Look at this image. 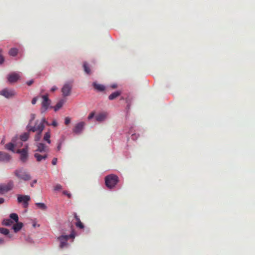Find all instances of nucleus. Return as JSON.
I'll return each mask as SVG.
<instances>
[{"mask_svg":"<svg viewBox=\"0 0 255 255\" xmlns=\"http://www.w3.org/2000/svg\"><path fill=\"white\" fill-rule=\"evenodd\" d=\"M41 97L42 99L41 104L40 112L41 113H45L50 107L51 104V100L48 98L47 95H41ZM52 108V107H50Z\"/></svg>","mask_w":255,"mask_h":255,"instance_id":"4","label":"nucleus"},{"mask_svg":"<svg viewBox=\"0 0 255 255\" xmlns=\"http://www.w3.org/2000/svg\"><path fill=\"white\" fill-rule=\"evenodd\" d=\"M4 139H2V140H1V144H3V143H4Z\"/></svg>","mask_w":255,"mask_h":255,"instance_id":"50","label":"nucleus"},{"mask_svg":"<svg viewBox=\"0 0 255 255\" xmlns=\"http://www.w3.org/2000/svg\"><path fill=\"white\" fill-rule=\"evenodd\" d=\"M14 186L13 181L9 180L6 184H0V194H4L11 190Z\"/></svg>","mask_w":255,"mask_h":255,"instance_id":"6","label":"nucleus"},{"mask_svg":"<svg viewBox=\"0 0 255 255\" xmlns=\"http://www.w3.org/2000/svg\"><path fill=\"white\" fill-rule=\"evenodd\" d=\"M50 132L49 131L46 132L44 136L43 137V140L46 141L48 143L50 144L51 143V140L50 139Z\"/></svg>","mask_w":255,"mask_h":255,"instance_id":"23","label":"nucleus"},{"mask_svg":"<svg viewBox=\"0 0 255 255\" xmlns=\"http://www.w3.org/2000/svg\"><path fill=\"white\" fill-rule=\"evenodd\" d=\"M106 90V87L103 85L97 84V90L99 91H104Z\"/></svg>","mask_w":255,"mask_h":255,"instance_id":"28","label":"nucleus"},{"mask_svg":"<svg viewBox=\"0 0 255 255\" xmlns=\"http://www.w3.org/2000/svg\"><path fill=\"white\" fill-rule=\"evenodd\" d=\"M35 118V115L34 114H31L30 115V119L29 121L28 124L31 125L32 124V122L34 120Z\"/></svg>","mask_w":255,"mask_h":255,"instance_id":"31","label":"nucleus"},{"mask_svg":"<svg viewBox=\"0 0 255 255\" xmlns=\"http://www.w3.org/2000/svg\"><path fill=\"white\" fill-rule=\"evenodd\" d=\"M74 217L76 221L75 222V225L76 227L80 229H83L84 228V225L81 222L80 219L78 216L77 215L76 213H73Z\"/></svg>","mask_w":255,"mask_h":255,"instance_id":"17","label":"nucleus"},{"mask_svg":"<svg viewBox=\"0 0 255 255\" xmlns=\"http://www.w3.org/2000/svg\"><path fill=\"white\" fill-rule=\"evenodd\" d=\"M62 189V186L60 184H56L54 186V190L55 191H59L60 190Z\"/></svg>","mask_w":255,"mask_h":255,"instance_id":"34","label":"nucleus"},{"mask_svg":"<svg viewBox=\"0 0 255 255\" xmlns=\"http://www.w3.org/2000/svg\"><path fill=\"white\" fill-rule=\"evenodd\" d=\"M108 115V114L106 112H99L98 114H97V121H104L107 119Z\"/></svg>","mask_w":255,"mask_h":255,"instance_id":"16","label":"nucleus"},{"mask_svg":"<svg viewBox=\"0 0 255 255\" xmlns=\"http://www.w3.org/2000/svg\"><path fill=\"white\" fill-rule=\"evenodd\" d=\"M4 243V240L3 239L0 238V245H2Z\"/></svg>","mask_w":255,"mask_h":255,"instance_id":"45","label":"nucleus"},{"mask_svg":"<svg viewBox=\"0 0 255 255\" xmlns=\"http://www.w3.org/2000/svg\"><path fill=\"white\" fill-rule=\"evenodd\" d=\"M54 127H56L58 126V124L55 120H53L52 124L50 125Z\"/></svg>","mask_w":255,"mask_h":255,"instance_id":"36","label":"nucleus"},{"mask_svg":"<svg viewBox=\"0 0 255 255\" xmlns=\"http://www.w3.org/2000/svg\"><path fill=\"white\" fill-rule=\"evenodd\" d=\"M33 83V80H30V81L27 82L26 84L27 85L30 86Z\"/></svg>","mask_w":255,"mask_h":255,"instance_id":"43","label":"nucleus"},{"mask_svg":"<svg viewBox=\"0 0 255 255\" xmlns=\"http://www.w3.org/2000/svg\"><path fill=\"white\" fill-rule=\"evenodd\" d=\"M10 218L12 219L14 222L16 223L13 227L12 229L14 230L15 233L18 232L22 227L23 224L21 222H18V215L15 213H11L10 214Z\"/></svg>","mask_w":255,"mask_h":255,"instance_id":"7","label":"nucleus"},{"mask_svg":"<svg viewBox=\"0 0 255 255\" xmlns=\"http://www.w3.org/2000/svg\"><path fill=\"white\" fill-rule=\"evenodd\" d=\"M3 61H4V58L2 56V55L0 53V64L2 63Z\"/></svg>","mask_w":255,"mask_h":255,"instance_id":"40","label":"nucleus"},{"mask_svg":"<svg viewBox=\"0 0 255 255\" xmlns=\"http://www.w3.org/2000/svg\"><path fill=\"white\" fill-rule=\"evenodd\" d=\"M111 87L113 89H116L117 87V86L116 84H113L111 86Z\"/></svg>","mask_w":255,"mask_h":255,"instance_id":"47","label":"nucleus"},{"mask_svg":"<svg viewBox=\"0 0 255 255\" xmlns=\"http://www.w3.org/2000/svg\"><path fill=\"white\" fill-rule=\"evenodd\" d=\"M0 233L4 235H7L9 234V231L6 228H0Z\"/></svg>","mask_w":255,"mask_h":255,"instance_id":"29","label":"nucleus"},{"mask_svg":"<svg viewBox=\"0 0 255 255\" xmlns=\"http://www.w3.org/2000/svg\"><path fill=\"white\" fill-rule=\"evenodd\" d=\"M15 144L12 142H9L5 145V148L9 150L10 151H12L13 152H15L14 151Z\"/></svg>","mask_w":255,"mask_h":255,"instance_id":"21","label":"nucleus"},{"mask_svg":"<svg viewBox=\"0 0 255 255\" xmlns=\"http://www.w3.org/2000/svg\"><path fill=\"white\" fill-rule=\"evenodd\" d=\"M84 126L85 123L83 122L77 124L73 128V132L76 134L80 133L83 130Z\"/></svg>","mask_w":255,"mask_h":255,"instance_id":"14","label":"nucleus"},{"mask_svg":"<svg viewBox=\"0 0 255 255\" xmlns=\"http://www.w3.org/2000/svg\"><path fill=\"white\" fill-rule=\"evenodd\" d=\"M34 156L38 162H40L42 160H45L47 157V155L46 153L43 155H40L39 153H36L34 154Z\"/></svg>","mask_w":255,"mask_h":255,"instance_id":"19","label":"nucleus"},{"mask_svg":"<svg viewBox=\"0 0 255 255\" xmlns=\"http://www.w3.org/2000/svg\"><path fill=\"white\" fill-rule=\"evenodd\" d=\"M30 200V197L28 195H17V202L22 203L24 208L28 206V202Z\"/></svg>","mask_w":255,"mask_h":255,"instance_id":"10","label":"nucleus"},{"mask_svg":"<svg viewBox=\"0 0 255 255\" xmlns=\"http://www.w3.org/2000/svg\"><path fill=\"white\" fill-rule=\"evenodd\" d=\"M21 75L20 73L12 72L7 75V81L9 83L16 82L20 79Z\"/></svg>","mask_w":255,"mask_h":255,"instance_id":"11","label":"nucleus"},{"mask_svg":"<svg viewBox=\"0 0 255 255\" xmlns=\"http://www.w3.org/2000/svg\"><path fill=\"white\" fill-rule=\"evenodd\" d=\"M15 92L12 89L5 88L0 91V95H1L7 99L12 98L15 96Z\"/></svg>","mask_w":255,"mask_h":255,"instance_id":"9","label":"nucleus"},{"mask_svg":"<svg viewBox=\"0 0 255 255\" xmlns=\"http://www.w3.org/2000/svg\"><path fill=\"white\" fill-rule=\"evenodd\" d=\"M75 236V232L72 227L71 232L69 235H61L57 238L58 241L60 242V248L63 249L64 248L67 247L68 246V244L67 243L68 240L72 239V242H73Z\"/></svg>","mask_w":255,"mask_h":255,"instance_id":"2","label":"nucleus"},{"mask_svg":"<svg viewBox=\"0 0 255 255\" xmlns=\"http://www.w3.org/2000/svg\"><path fill=\"white\" fill-rule=\"evenodd\" d=\"M11 219V218L4 219L2 222V225L6 226H9L11 225L13 223V222L12 221Z\"/></svg>","mask_w":255,"mask_h":255,"instance_id":"24","label":"nucleus"},{"mask_svg":"<svg viewBox=\"0 0 255 255\" xmlns=\"http://www.w3.org/2000/svg\"><path fill=\"white\" fill-rule=\"evenodd\" d=\"M36 182H37V180H36V179L34 180H33V181L31 183V184H30L31 186V187H33V185H34V184H35V183H36Z\"/></svg>","mask_w":255,"mask_h":255,"instance_id":"44","label":"nucleus"},{"mask_svg":"<svg viewBox=\"0 0 255 255\" xmlns=\"http://www.w3.org/2000/svg\"><path fill=\"white\" fill-rule=\"evenodd\" d=\"M121 94V92L120 91L115 92L113 93L112 94H111L110 95H109V99L110 100H113L117 98Z\"/></svg>","mask_w":255,"mask_h":255,"instance_id":"22","label":"nucleus"},{"mask_svg":"<svg viewBox=\"0 0 255 255\" xmlns=\"http://www.w3.org/2000/svg\"><path fill=\"white\" fill-rule=\"evenodd\" d=\"M83 67H84V71H85V72L88 74H90L91 73V70H90L89 65L88 64V63L87 62H84L83 63Z\"/></svg>","mask_w":255,"mask_h":255,"instance_id":"25","label":"nucleus"},{"mask_svg":"<svg viewBox=\"0 0 255 255\" xmlns=\"http://www.w3.org/2000/svg\"><path fill=\"white\" fill-rule=\"evenodd\" d=\"M16 152L20 154V159L22 162L24 163L27 161L28 157V145L27 144L23 148L18 149Z\"/></svg>","mask_w":255,"mask_h":255,"instance_id":"8","label":"nucleus"},{"mask_svg":"<svg viewBox=\"0 0 255 255\" xmlns=\"http://www.w3.org/2000/svg\"><path fill=\"white\" fill-rule=\"evenodd\" d=\"M105 180L106 186L110 189H112L119 182V177L115 174H110L105 177Z\"/></svg>","mask_w":255,"mask_h":255,"instance_id":"3","label":"nucleus"},{"mask_svg":"<svg viewBox=\"0 0 255 255\" xmlns=\"http://www.w3.org/2000/svg\"><path fill=\"white\" fill-rule=\"evenodd\" d=\"M44 123H46L47 126H50L45 119L43 118L41 122L37 120L35 122L34 126H32V124H28L26 126V129L28 132H37L34 137V140L36 141H39L41 138V133L44 128Z\"/></svg>","mask_w":255,"mask_h":255,"instance_id":"1","label":"nucleus"},{"mask_svg":"<svg viewBox=\"0 0 255 255\" xmlns=\"http://www.w3.org/2000/svg\"><path fill=\"white\" fill-rule=\"evenodd\" d=\"M4 202V199L2 198H0V204L3 203Z\"/></svg>","mask_w":255,"mask_h":255,"instance_id":"46","label":"nucleus"},{"mask_svg":"<svg viewBox=\"0 0 255 255\" xmlns=\"http://www.w3.org/2000/svg\"><path fill=\"white\" fill-rule=\"evenodd\" d=\"M37 99H38V98L37 97H34L32 99V101H31V103L33 105H34L36 104V103L37 102Z\"/></svg>","mask_w":255,"mask_h":255,"instance_id":"38","label":"nucleus"},{"mask_svg":"<svg viewBox=\"0 0 255 255\" xmlns=\"http://www.w3.org/2000/svg\"><path fill=\"white\" fill-rule=\"evenodd\" d=\"M29 132L27 131V132H24L22 134H21L20 136V140L22 141H26L29 137Z\"/></svg>","mask_w":255,"mask_h":255,"instance_id":"20","label":"nucleus"},{"mask_svg":"<svg viewBox=\"0 0 255 255\" xmlns=\"http://www.w3.org/2000/svg\"><path fill=\"white\" fill-rule=\"evenodd\" d=\"M65 102V100L61 99L54 107H52L54 109V111L56 112L59 110L63 106Z\"/></svg>","mask_w":255,"mask_h":255,"instance_id":"18","label":"nucleus"},{"mask_svg":"<svg viewBox=\"0 0 255 255\" xmlns=\"http://www.w3.org/2000/svg\"><path fill=\"white\" fill-rule=\"evenodd\" d=\"M35 205L38 208H39L41 210H45L47 209L46 206L45 205V204H44L43 203H35Z\"/></svg>","mask_w":255,"mask_h":255,"instance_id":"27","label":"nucleus"},{"mask_svg":"<svg viewBox=\"0 0 255 255\" xmlns=\"http://www.w3.org/2000/svg\"><path fill=\"white\" fill-rule=\"evenodd\" d=\"M17 53H18V50L15 48H11L8 52V54L10 56H16L17 55Z\"/></svg>","mask_w":255,"mask_h":255,"instance_id":"26","label":"nucleus"},{"mask_svg":"<svg viewBox=\"0 0 255 255\" xmlns=\"http://www.w3.org/2000/svg\"><path fill=\"white\" fill-rule=\"evenodd\" d=\"M63 194L67 196L69 198L71 197V194L67 191H64L63 192Z\"/></svg>","mask_w":255,"mask_h":255,"instance_id":"35","label":"nucleus"},{"mask_svg":"<svg viewBox=\"0 0 255 255\" xmlns=\"http://www.w3.org/2000/svg\"><path fill=\"white\" fill-rule=\"evenodd\" d=\"M57 89V88L55 86H53L52 87V88L51 89V92H54Z\"/></svg>","mask_w":255,"mask_h":255,"instance_id":"42","label":"nucleus"},{"mask_svg":"<svg viewBox=\"0 0 255 255\" xmlns=\"http://www.w3.org/2000/svg\"><path fill=\"white\" fill-rule=\"evenodd\" d=\"M92 85H93V87L94 88V89H96V82H93L92 84Z\"/></svg>","mask_w":255,"mask_h":255,"instance_id":"49","label":"nucleus"},{"mask_svg":"<svg viewBox=\"0 0 255 255\" xmlns=\"http://www.w3.org/2000/svg\"><path fill=\"white\" fill-rule=\"evenodd\" d=\"M139 135H137L136 134H132L131 135V138L133 140H136L137 139V138L138 137Z\"/></svg>","mask_w":255,"mask_h":255,"instance_id":"37","label":"nucleus"},{"mask_svg":"<svg viewBox=\"0 0 255 255\" xmlns=\"http://www.w3.org/2000/svg\"><path fill=\"white\" fill-rule=\"evenodd\" d=\"M37 149L36 151H39L40 152H46L48 150V148L47 146L43 143H37L36 145Z\"/></svg>","mask_w":255,"mask_h":255,"instance_id":"15","label":"nucleus"},{"mask_svg":"<svg viewBox=\"0 0 255 255\" xmlns=\"http://www.w3.org/2000/svg\"><path fill=\"white\" fill-rule=\"evenodd\" d=\"M72 89V85L70 83H66L63 86L61 92L63 97H67L70 95Z\"/></svg>","mask_w":255,"mask_h":255,"instance_id":"12","label":"nucleus"},{"mask_svg":"<svg viewBox=\"0 0 255 255\" xmlns=\"http://www.w3.org/2000/svg\"><path fill=\"white\" fill-rule=\"evenodd\" d=\"M61 146H62V142H60L59 143L57 147V149L58 151H59L61 148Z\"/></svg>","mask_w":255,"mask_h":255,"instance_id":"41","label":"nucleus"},{"mask_svg":"<svg viewBox=\"0 0 255 255\" xmlns=\"http://www.w3.org/2000/svg\"><path fill=\"white\" fill-rule=\"evenodd\" d=\"M14 175L20 179L28 181L31 179L29 174L24 171L22 169H16L14 171Z\"/></svg>","mask_w":255,"mask_h":255,"instance_id":"5","label":"nucleus"},{"mask_svg":"<svg viewBox=\"0 0 255 255\" xmlns=\"http://www.w3.org/2000/svg\"><path fill=\"white\" fill-rule=\"evenodd\" d=\"M11 158V156L7 153L0 151V161L8 162L10 160Z\"/></svg>","mask_w":255,"mask_h":255,"instance_id":"13","label":"nucleus"},{"mask_svg":"<svg viewBox=\"0 0 255 255\" xmlns=\"http://www.w3.org/2000/svg\"><path fill=\"white\" fill-rule=\"evenodd\" d=\"M15 144V147L17 148H19L22 145V141L19 140L17 142H16Z\"/></svg>","mask_w":255,"mask_h":255,"instance_id":"32","label":"nucleus"},{"mask_svg":"<svg viewBox=\"0 0 255 255\" xmlns=\"http://www.w3.org/2000/svg\"><path fill=\"white\" fill-rule=\"evenodd\" d=\"M33 227L34 228H35L36 226H38L39 227V225H37L36 223L35 222H33V225H32Z\"/></svg>","mask_w":255,"mask_h":255,"instance_id":"48","label":"nucleus"},{"mask_svg":"<svg viewBox=\"0 0 255 255\" xmlns=\"http://www.w3.org/2000/svg\"><path fill=\"white\" fill-rule=\"evenodd\" d=\"M57 159L56 158H54L52 160V164L53 165H55L57 163Z\"/></svg>","mask_w":255,"mask_h":255,"instance_id":"39","label":"nucleus"},{"mask_svg":"<svg viewBox=\"0 0 255 255\" xmlns=\"http://www.w3.org/2000/svg\"><path fill=\"white\" fill-rule=\"evenodd\" d=\"M71 119L69 117H66L65 118L64 123L66 125H68L70 123Z\"/></svg>","mask_w":255,"mask_h":255,"instance_id":"33","label":"nucleus"},{"mask_svg":"<svg viewBox=\"0 0 255 255\" xmlns=\"http://www.w3.org/2000/svg\"><path fill=\"white\" fill-rule=\"evenodd\" d=\"M95 117V112L93 111L90 113V114L88 116L87 119L89 121H90L92 119H93Z\"/></svg>","mask_w":255,"mask_h":255,"instance_id":"30","label":"nucleus"}]
</instances>
